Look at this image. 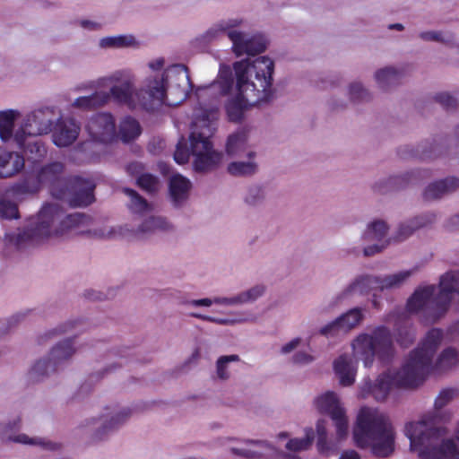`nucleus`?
<instances>
[{
  "label": "nucleus",
  "instance_id": "nucleus-32",
  "mask_svg": "<svg viewBox=\"0 0 459 459\" xmlns=\"http://www.w3.org/2000/svg\"><path fill=\"white\" fill-rule=\"evenodd\" d=\"M244 20L241 18H228L222 19L218 22L212 25L205 32L201 35V39L205 43H210L221 35L229 33L234 29V27H240L243 25Z\"/></svg>",
  "mask_w": 459,
  "mask_h": 459
},
{
  "label": "nucleus",
  "instance_id": "nucleus-15",
  "mask_svg": "<svg viewBox=\"0 0 459 459\" xmlns=\"http://www.w3.org/2000/svg\"><path fill=\"white\" fill-rule=\"evenodd\" d=\"M22 419L19 416L0 422V439L4 443H16L22 445L38 446L44 450L57 451L61 444L46 437H30L20 433Z\"/></svg>",
  "mask_w": 459,
  "mask_h": 459
},
{
  "label": "nucleus",
  "instance_id": "nucleus-63",
  "mask_svg": "<svg viewBox=\"0 0 459 459\" xmlns=\"http://www.w3.org/2000/svg\"><path fill=\"white\" fill-rule=\"evenodd\" d=\"M398 334H399V342L403 346H407V345L411 344V342H413V341L415 339V332L412 329H410L405 332V338H403L402 330L399 331Z\"/></svg>",
  "mask_w": 459,
  "mask_h": 459
},
{
  "label": "nucleus",
  "instance_id": "nucleus-16",
  "mask_svg": "<svg viewBox=\"0 0 459 459\" xmlns=\"http://www.w3.org/2000/svg\"><path fill=\"white\" fill-rule=\"evenodd\" d=\"M94 183L81 177H73L65 181L62 190H54V196L65 200L71 206H87L94 201Z\"/></svg>",
  "mask_w": 459,
  "mask_h": 459
},
{
  "label": "nucleus",
  "instance_id": "nucleus-59",
  "mask_svg": "<svg viewBox=\"0 0 459 459\" xmlns=\"http://www.w3.org/2000/svg\"><path fill=\"white\" fill-rule=\"evenodd\" d=\"M435 99L446 108H455L457 106L456 99L447 92L438 93Z\"/></svg>",
  "mask_w": 459,
  "mask_h": 459
},
{
  "label": "nucleus",
  "instance_id": "nucleus-30",
  "mask_svg": "<svg viewBox=\"0 0 459 459\" xmlns=\"http://www.w3.org/2000/svg\"><path fill=\"white\" fill-rule=\"evenodd\" d=\"M194 318L214 323L221 325H234L237 324L255 323L256 316L249 312H230L228 317H215L200 313H191Z\"/></svg>",
  "mask_w": 459,
  "mask_h": 459
},
{
  "label": "nucleus",
  "instance_id": "nucleus-25",
  "mask_svg": "<svg viewBox=\"0 0 459 459\" xmlns=\"http://www.w3.org/2000/svg\"><path fill=\"white\" fill-rule=\"evenodd\" d=\"M63 171V163L56 161L43 167L38 174L39 182L49 185L53 196L55 188L56 191L62 190L67 180L62 177Z\"/></svg>",
  "mask_w": 459,
  "mask_h": 459
},
{
  "label": "nucleus",
  "instance_id": "nucleus-54",
  "mask_svg": "<svg viewBox=\"0 0 459 459\" xmlns=\"http://www.w3.org/2000/svg\"><path fill=\"white\" fill-rule=\"evenodd\" d=\"M264 189L259 186H250L244 197V202L248 206H257L264 200Z\"/></svg>",
  "mask_w": 459,
  "mask_h": 459
},
{
  "label": "nucleus",
  "instance_id": "nucleus-18",
  "mask_svg": "<svg viewBox=\"0 0 459 459\" xmlns=\"http://www.w3.org/2000/svg\"><path fill=\"white\" fill-rule=\"evenodd\" d=\"M247 447H232V454L245 459H297V456L277 449L266 440L247 439L244 440Z\"/></svg>",
  "mask_w": 459,
  "mask_h": 459
},
{
  "label": "nucleus",
  "instance_id": "nucleus-12",
  "mask_svg": "<svg viewBox=\"0 0 459 459\" xmlns=\"http://www.w3.org/2000/svg\"><path fill=\"white\" fill-rule=\"evenodd\" d=\"M60 118V110L54 106H43L27 113L15 131L14 142L22 143L25 136H40L53 131Z\"/></svg>",
  "mask_w": 459,
  "mask_h": 459
},
{
  "label": "nucleus",
  "instance_id": "nucleus-24",
  "mask_svg": "<svg viewBox=\"0 0 459 459\" xmlns=\"http://www.w3.org/2000/svg\"><path fill=\"white\" fill-rule=\"evenodd\" d=\"M405 75L403 65H386L378 68L373 74L377 87L383 91H390L396 88Z\"/></svg>",
  "mask_w": 459,
  "mask_h": 459
},
{
  "label": "nucleus",
  "instance_id": "nucleus-6",
  "mask_svg": "<svg viewBox=\"0 0 459 459\" xmlns=\"http://www.w3.org/2000/svg\"><path fill=\"white\" fill-rule=\"evenodd\" d=\"M192 88L187 67L181 64L167 67L160 74L147 77L142 87L136 86L134 74L132 97L134 108L140 107L153 111L163 104L176 106L186 99Z\"/></svg>",
  "mask_w": 459,
  "mask_h": 459
},
{
  "label": "nucleus",
  "instance_id": "nucleus-50",
  "mask_svg": "<svg viewBox=\"0 0 459 459\" xmlns=\"http://www.w3.org/2000/svg\"><path fill=\"white\" fill-rule=\"evenodd\" d=\"M239 360V356L237 354L221 356L216 362L217 377L221 380L228 379L230 377L229 364Z\"/></svg>",
  "mask_w": 459,
  "mask_h": 459
},
{
  "label": "nucleus",
  "instance_id": "nucleus-48",
  "mask_svg": "<svg viewBox=\"0 0 459 459\" xmlns=\"http://www.w3.org/2000/svg\"><path fill=\"white\" fill-rule=\"evenodd\" d=\"M92 237L102 239H117L125 235V228L121 226H103L98 229L90 230Z\"/></svg>",
  "mask_w": 459,
  "mask_h": 459
},
{
  "label": "nucleus",
  "instance_id": "nucleus-45",
  "mask_svg": "<svg viewBox=\"0 0 459 459\" xmlns=\"http://www.w3.org/2000/svg\"><path fill=\"white\" fill-rule=\"evenodd\" d=\"M84 325L80 318L70 319L47 331L40 338L51 339L71 332H82L85 329Z\"/></svg>",
  "mask_w": 459,
  "mask_h": 459
},
{
  "label": "nucleus",
  "instance_id": "nucleus-29",
  "mask_svg": "<svg viewBox=\"0 0 459 459\" xmlns=\"http://www.w3.org/2000/svg\"><path fill=\"white\" fill-rule=\"evenodd\" d=\"M333 370L342 386H350L355 382L357 368L350 355H340L333 361Z\"/></svg>",
  "mask_w": 459,
  "mask_h": 459
},
{
  "label": "nucleus",
  "instance_id": "nucleus-46",
  "mask_svg": "<svg viewBox=\"0 0 459 459\" xmlns=\"http://www.w3.org/2000/svg\"><path fill=\"white\" fill-rule=\"evenodd\" d=\"M347 95L349 100L356 104L369 102L373 99V93L359 81L349 83Z\"/></svg>",
  "mask_w": 459,
  "mask_h": 459
},
{
  "label": "nucleus",
  "instance_id": "nucleus-37",
  "mask_svg": "<svg viewBox=\"0 0 459 459\" xmlns=\"http://www.w3.org/2000/svg\"><path fill=\"white\" fill-rule=\"evenodd\" d=\"M141 134L140 123L135 118L126 116L119 122L117 139L119 138L123 143H128L134 141Z\"/></svg>",
  "mask_w": 459,
  "mask_h": 459
},
{
  "label": "nucleus",
  "instance_id": "nucleus-38",
  "mask_svg": "<svg viewBox=\"0 0 459 459\" xmlns=\"http://www.w3.org/2000/svg\"><path fill=\"white\" fill-rule=\"evenodd\" d=\"M21 114L17 109L0 111V139L4 143L14 140V125Z\"/></svg>",
  "mask_w": 459,
  "mask_h": 459
},
{
  "label": "nucleus",
  "instance_id": "nucleus-27",
  "mask_svg": "<svg viewBox=\"0 0 459 459\" xmlns=\"http://www.w3.org/2000/svg\"><path fill=\"white\" fill-rule=\"evenodd\" d=\"M25 165L24 157L16 152L0 149V178H8L20 173Z\"/></svg>",
  "mask_w": 459,
  "mask_h": 459
},
{
  "label": "nucleus",
  "instance_id": "nucleus-22",
  "mask_svg": "<svg viewBox=\"0 0 459 459\" xmlns=\"http://www.w3.org/2000/svg\"><path fill=\"white\" fill-rule=\"evenodd\" d=\"M427 177V172L420 169L403 172L377 181L373 188L379 193H385L390 189L402 188L410 183H415Z\"/></svg>",
  "mask_w": 459,
  "mask_h": 459
},
{
  "label": "nucleus",
  "instance_id": "nucleus-60",
  "mask_svg": "<svg viewBox=\"0 0 459 459\" xmlns=\"http://www.w3.org/2000/svg\"><path fill=\"white\" fill-rule=\"evenodd\" d=\"M314 361V357L305 351L296 352L292 357V362L298 365H307Z\"/></svg>",
  "mask_w": 459,
  "mask_h": 459
},
{
  "label": "nucleus",
  "instance_id": "nucleus-57",
  "mask_svg": "<svg viewBox=\"0 0 459 459\" xmlns=\"http://www.w3.org/2000/svg\"><path fill=\"white\" fill-rule=\"evenodd\" d=\"M444 154L443 145L434 143L429 145L421 146L420 157L422 160L437 159Z\"/></svg>",
  "mask_w": 459,
  "mask_h": 459
},
{
  "label": "nucleus",
  "instance_id": "nucleus-20",
  "mask_svg": "<svg viewBox=\"0 0 459 459\" xmlns=\"http://www.w3.org/2000/svg\"><path fill=\"white\" fill-rule=\"evenodd\" d=\"M81 131L79 123L71 117L60 118L55 123L52 134V141L57 147H67L74 143Z\"/></svg>",
  "mask_w": 459,
  "mask_h": 459
},
{
  "label": "nucleus",
  "instance_id": "nucleus-36",
  "mask_svg": "<svg viewBox=\"0 0 459 459\" xmlns=\"http://www.w3.org/2000/svg\"><path fill=\"white\" fill-rule=\"evenodd\" d=\"M57 370L48 355L37 359L28 372V379L30 383H40Z\"/></svg>",
  "mask_w": 459,
  "mask_h": 459
},
{
  "label": "nucleus",
  "instance_id": "nucleus-10",
  "mask_svg": "<svg viewBox=\"0 0 459 459\" xmlns=\"http://www.w3.org/2000/svg\"><path fill=\"white\" fill-rule=\"evenodd\" d=\"M353 357L363 361L364 366L371 367L375 358L389 360L394 354L393 336L390 330L379 325L371 333H360L351 342Z\"/></svg>",
  "mask_w": 459,
  "mask_h": 459
},
{
  "label": "nucleus",
  "instance_id": "nucleus-19",
  "mask_svg": "<svg viewBox=\"0 0 459 459\" xmlns=\"http://www.w3.org/2000/svg\"><path fill=\"white\" fill-rule=\"evenodd\" d=\"M86 131L93 142L111 143L117 139L115 117L108 112L97 113L89 119Z\"/></svg>",
  "mask_w": 459,
  "mask_h": 459
},
{
  "label": "nucleus",
  "instance_id": "nucleus-56",
  "mask_svg": "<svg viewBox=\"0 0 459 459\" xmlns=\"http://www.w3.org/2000/svg\"><path fill=\"white\" fill-rule=\"evenodd\" d=\"M417 230L431 227L437 221V214L434 212H428L411 218Z\"/></svg>",
  "mask_w": 459,
  "mask_h": 459
},
{
  "label": "nucleus",
  "instance_id": "nucleus-64",
  "mask_svg": "<svg viewBox=\"0 0 459 459\" xmlns=\"http://www.w3.org/2000/svg\"><path fill=\"white\" fill-rule=\"evenodd\" d=\"M446 228L449 230H459V212L452 215L446 222Z\"/></svg>",
  "mask_w": 459,
  "mask_h": 459
},
{
  "label": "nucleus",
  "instance_id": "nucleus-14",
  "mask_svg": "<svg viewBox=\"0 0 459 459\" xmlns=\"http://www.w3.org/2000/svg\"><path fill=\"white\" fill-rule=\"evenodd\" d=\"M314 404L318 411L331 418L337 439L346 438L349 434V419L339 394L333 391H326L315 398Z\"/></svg>",
  "mask_w": 459,
  "mask_h": 459
},
{
  "label": "nucleus",
  "instance_id": "nucleus-41",
  "mask_svg": "<svg viewBox=\"0 0 459 459\" xmlns=\"http://www.w3.org/2000/svg\"><path fill=\"white\" fill-rule=\"evenodd\" d=\"M265 291L266 286L264 284H255L246 290L240 291L238 294L230 297L231 307L253 303L263 297Z\"/></svg>",
  "mask_w": 459,
  "mask_h": 459
},
{
  "label": "nucleus",
  "instance_id": "nucleus-53",
  "mask_svg": "<svg viewBox=\"0 0 459 459\" xmlns=\"http://www.w3.org/2000/svg\"><path fill=\"white\" fill-rule=\"evenodd\" d=\"M0 218L7 220L19 218L17 204L6 197H2L0 199Z\"/></svg>",
  "mask_w": 459,
  "mask_h": 459
},
{
  "label": "nucleus",
  "instance_id": "nucleus-62",
  "mask_svg": "<svg viewBox=\"0 0 459 459\" xmlns=\"http://www.w3.org/2000/svg\"><path fill=\"white\" fill-rule=\"evenodd\" d=\"M316 431L318 434V446L320 450H323V445L326 438V429L323 420H318L316 424Z\"/></svg>",
  "mask_w": 459,
  "mask_h": 459
},
{
  "label": "nucleus",
  "instance_id": "nucleus-40",
  "mask_svg": "<svg viewBox=\"0 0 459 459\" xmlns=\"http://www.w3.org/2000/svg\"><path fill=\"white\" fill-rule=\"evenodd\" d=\"M256 153L253 151H249L247 153L248 158L247 161H233L230 162L228 167V172L234 177H248L256 173L257 164L254 160Z\"/></svg>",
  "mask_w": 459,
  "mask_h": 459
},
{
  "label": "nucleus",
  "instance_id": "nucleus-8",
  "mask_svg": "<svg viewBox=\"0 0 459 459\" xmlns=\"http://www.w3.org/2000/svg\"><path fill=\"white\" fill-rule=\"evenodd\" d=\"M353 437L359 447H371L378 457L388 456L394 449V431L388 418L375 408L362 407L357 416Z\"/></svg>",
  "mask_w": 459,
  "mask_h": 459
},
{
  "label": "nucleus",
  "instance_id": "nucleus-13",
  "mask_svg": "<svg viewBox=\"0 0 459 459\" xmlns=\"http://www.w3.org/2000/svg\"><path fill=\"white\" fill-rule=\"evenodd\" d=\"M390 227L387 222L381 219H376L367 223L361 233L360 240L363 247L359 246L348 247L343 249L347 255L359 256L362 253L365 257L374 256L383 252L390 244L385 239Z\"/></svg>",
  "mask_w": 459,
  "mask_h": 459
},
{
  "label": "nucleus",
  "instance_id": "nucleus-47",
  "mask_svg": "<svg viewBox=\"0 0 459 459\" xmlns=\"http://www.w3.org/2000/svg\"><path fill=\"white\" fill-rule=\"evenodd\" d=\"M124 193L129 197L127 206L133 213L143 215L152 211V205L136 191L125 188Z\"/></svg>",
  "mask_w": 459,
  "mask_h": 459
},
{
  "label": "nucleus",
  "instance_id": "nucleus-51",
  "mask_svg": "<svg viewBox=\"0 0 459 459\" xmlns=\"http://www.w3.org/2000/svg\"><path fill=\"white\" fill-rule=\"evenodd\" d=\"M314 436L313 431L310 429L307 432L306 437L301 438H292L288 441L285 447L291 452H300L309 448L312 445Z\"/></svg>",
  "mask_w": 459,
  "mask_h": 459
},
{
  "label": "nucleus",
  "instance_id": "nucleus-21",
  "mask_svg": "<svg viewBox=\"0 0 459 459\" xmlns=\"http://www.w3.org/2000/svg\"><path fill=\"white\" fill-rule=\"evenodd\" d=\"M373 290H379L377 274L363 273L357 275L340 293L345 299L355 295L365 296Z\"/></svg>",
  "mask_w": 459,
  "mask_h": 459
},
{
  "label": "nucleus",
  "instance_id": "nucleus-43",
  "mask_svg": "<svg viewBox=\"0 0 459 459\" xmlns=\"http://www.w3.org/2000/svg\"><path fill=\"white\" fill-rule=\"evenodd\" d=\"M418 38L423 42H437L446 47H453L455 45V33L443 30H421L418 34Z\"/></svg>",
  "mask_w": 459,
  "mask_h": 459
},
{
  "label": "nucleus",
  "instance_id": "nucleus-44",
  "mask_svg": "<svg viewBox=\"0 0 459 459\" xmlns=\"http://www.w3.org/2000/svg\"><path fill=\"white\" fill-rule=\"evenodd\" d=\"M247 148V134L244 130L237 131L229 135L226 152L230 156H240Z\"/></svg>",
  "mask_w": 459,
  "mask_h": 459
},
{
  "label": "nucleus",
  "instance_id": "nucleus-3",
  "mask_svg": "<svg viewBox=\"0 0 459 459\" xmlns=\"http://www.w3.org/2000/svg\"><path fill=\"white\" fill-rule=\"evenodd\" d=\"M233 68L236 94L228 100L226 111L231 122H239L250 106L268 101L273 97L274 63L267 56H260L252 61L235 62Z\"/></svg>",
  "mask_w": 459,
  "mask_h": 459
},
{
  "label": "nucleus",
  "instance_id": "nucleus-5",
  "mask_svg": "<svg viewBox=\"0 0 459 459\" xmlns=\"http://www.w3.org/2000/svg\"><path fill=\"white\" fill-rule=\"evenodd\" d=\"M91 223L92 219L87 214L75 212L66 215L59 204H48L27 228L7 237L11 244L22 249L67 233L85 234L90 232Z\"/></svg>",
  "mask_w": 459,
  "mask_h": 459
},
{
  "label": "nucleus",
  "instance_id": "nucleus-55",
  "mask_svg": "<svg viewBox=\"0 0 459 459\" xmlns=\"http://www.w3.org/2000/svg\"><path fill=\"white\" fill-rule=\"evenodd\" d=\"M137 184L142 189L149 193H154L160 187L159 178L148 173L140 175L137 178Z\"/></svg>",
  "mask_w": 459,
  "mask_h": 459
},
{
  "label": "nucleus",
  "instance_id": "nucleus-58",
  "mask_svg": "<svg viewBox=\"0 0 459 459\" xmlns=\"http://www.w3.org/2000/svg\"><path fill=\"white\" fill-rule=\"evenodd\" d=\"M342 333V329L337 317L318 329V334L325 338H334Z\"/></svg>",
  "mask_w": 459,
  "mask_h": 459
},
{
  "label": "nucleus",
  "instance_id": "nucleus-49",
  "mask_svg": "<svg viewBox=\"0 0 459 459\" xmlns=\"http://www.w3.org/2000/svg\"><path fill=\"white\" fill-rule=\"evenodd\" d=\"M183 304L188 307H209L213 304L231 307L230 297H215L214 299L204 298L200 299H190L184 301Z\"/></svg>",
  "mask_w": 459,
  "mask_h": 459
},
{
  "label": "nucleus",
  "instance_id": "nucleus-52",
  "mask_svg": "<svg viewBox=\"0 0 459 459\" xmlns=\"http://www.w3.org/2000/svg\"><path fill=\"white\" fill-rule=\"evenodd\" d=\"M417 229L411 218L401 222L394 235V239L397 242H402L409 238Z\"/></svg>",
  "mask_w": 459,
  "mask_h": 459
},
{
  "label": "nucleus",
  "instance_id": "nucleus-26",
  "mask_svg": "<svg viewBox=\"0 0 459 459\" xmlns=\"http://www.w3.org/2000/svg\"><path fill=\"white\" fill-rule=\"evenodd\" d=\"M175 230L174 225L165 217L149 216L138 225L135 234L138 237H148L157 233H169Z\"/></svg>",
  "mask_w": 459,
  "mask_h": 459
},
{
  "label": "nucleus",
  "instance_id": "nucleus-34",
  "mask_svg": "<svg viewBox=\"0 0 459 459\" xmlns=\"http://www.w3.org/2000/svg\"><path fill=\"white\" fill-rule=\"evenodd\" d=\"M99 47L102 49H138L141 48V42L133 34H120L101 38Z\"/></svg>",
  "mask_w": 459,
  "mask_h": 459
},
{
  "label": "nucleus",
  "instance_id": "nucleus-11",
  "mask_svg": "<svg viewBox=\"0 0 459 459\" xmlns=\"http://www.w3.org/2000/svg\"><path fill=\"white\" fill-rule=\"evenodd\" d=\"M132 414L133 411L127 406L108 405L103 409L100 415L83 420L81 428L91 434L92 441H102L120 429L131 418Z\"/></svg>",
  "mask_w": 459,
  "mask_h": 459
},
{
  "label": "nucleus",
  "instance_id": "nucleus-33",
  "mask_svg": "<svg viewBox=\"0 0 459 459\" xmlns=\"http://www.w3.org/2000/svg\"><path fill=\"white\" fill-rule=\"evenodd\" d=\"M435 329H432V330L429 331L427 335L430 332H432ZM436 330L440 333L441 336H440V340L438 341V342L437 344V347L435 348V351L431 355V368H430L429 371L427 373V375L432 369H434V368H437V369H439V370H446V369H449V368H452L455 367L459 363V353L454 348H446V349H445L441 352V354L438 356V358L437 359L436 362L433 363V357H434V355H435L438 346L440 345L442 338H443L442 332L439 329H436Z\"/></svg>",
  "mask_w": 459,
  "mask_h": 459
},
{
  "label": "nucleus",
  "instance_id": "nucleus-23",
  "mask_svg": "<svg viewBox=\"0 0 459 459\" xmlns=\"http://www.w3.org/2000/svg\"><path fill=\"white\" fill-rule=\"evenodd\" d=\"M459 190V177L447 176L429 183L423 191L427 201L440 200Z\"/></svg>",
  "mask_w": 459,
  "mask_h": 459
},
{
  "label": "nucleus",
  "instance_id": "nucleus-28",
  "mask_svg": "<svg viewBox=\"0 0 459 459\" xmlns=\"http://www.w3.org/2000/svg\"><path fill=\"white\" fill-rule=\"evenodd\" d=\"M76 351L74 339L65 338L53 345L47 355L58 369L60 366L69 362Z\"/></svg>",
  "mask_w": 459,
  "mask_h": 459
},
{
  "label": "nucleus",
  "instance_id": "nucleus-9",
  "mask_svg": "<svg viewBox=\"0 0 459 459\" xmlns=\"http://www.w3.org/2000/svg\"><path fill=\"white\" fill-rule=\"evenodd\" d=\"M456 295H459V272L450 271L440 277L438 291L434 285L416 290L408 299L407 309L411 313L424 311L435 321L447 310Z\"/></svg>",
  "mask_w": 459,
  "mask_h": 459
},
{
  "label": "nucleus",
  "instance_id": "nucleus-2",
  "mask_svg": "<svg viewBox=\"0 0 459 459\" xmlns=\"http://www.w3.org/2000/svg\"><path fill=\"white\" fill-rule=\"evenodd\" d=\"M458 397L459 388H443L435 398L432 411L425 413L420 420L405 425L411 449L418 454L420 459H459L455 440L446 437L448 429L444 426L453 417V412L444 408Z\"/></svg>",
  "mask_w": 459,
  "mask_h": 459
},
{
  "label": "nucleus",
  "instance_id": "nucleus-31",
  "mask_svg": "<svg viewBox=\"0 0 459 459\" xmlns=\"http://www.w3.org/2000/svg\"><path fill=\"white\" fill-rule=\"evenodd\" d=\"M414 273L415 269H410L394 273L377 274L379 291H391L401 289Z\"/></svg>",
  "mask_w": 459,
  "mask_h": 459
},
{
  "label": "nucleus",
  "instance_id": "nucleus-61",
  "mask_svg": "<svg viewBox=\"0 0 459 459\" xmlns=\"http://www.w3.org/2000/svg\"><path fill=\"white\" fill-rule=\"evenodd\" d=\"M301 338L296 337L292 340H290L289 342L285 343L281 348V354H289L291 351H293L295 349H297L300 343H301Z\"/></svg>",
  "mask_w": 459,
  "mask_h": 459
},
{
  "label": "nucleus",
  "instance_id": "nucleus-35",
  "mask_svg": "<svg viewBox=\"0 0 459 459\" xmlns=\"http://www.w3.org/2000/svg\"><path fill=\"white\" fill-rule=\"evenodd\" d=\"M191 182L182 175H174L169 179V195L176 206L181 205L189 195Z\"/></svg>",
  "mask_w": 459,
  "mask_h": 459
},
{
  "label": "nucleus",
  "instance_id": "nucleus-4",
  "mask_svg": "<svg viewBox=\"0 0 459 459\" xmlns=\"http://www.w3.org/2000/svg\"><path fill=\"white\" fill-rule=\"evenodd\" d=\"M440 336L437 330L430 332L420 345L410 353L399 369H388L375 383L369 379L365 380L359 386L358 396L363 399L373 396L376 401L382 402L394 387H413L420 385L431 368V355Z\"/></svg>",
  "mask_w": 459,
  "mask_h": 459
},
{
  "label": "nucleus",
  "instance_id": "nucleus-42",
  "mask_svg": "<svg viewBox=\"0 0 459 459\" xmlns=\"http://www.w3.org/2000/svg\"><path fill=\"white\" fill-rule=\"evenodd\" d=\"M343 333L357 328L365 318L364 309L356 307L337 316Z\"/></svg>",
  "mask_w": 459,
  "mask_h": 459
},
{
  "label": "nucleus",
  "instance_id": "nucleus-7",
  "mask_svg": "<svg viewBox=\"0 0 459 459\" xmlns=\"http://www.w3.org/2000/svg\"><path fill=\"white\" fill-rule=\"evenodd\" d=\"M91 89L107 88L108 91H95L88 96L78 97L72 106L82 110H93L108 104L110 100L126 106L129 109L134 108V73L130 69L117 70L108 75L101 76L89 83Z\"/></svg>",
  "mask_w": 459,
  "mask_h": 459
},
{
  "label": "nucleus",
  "instance_id": "nucleus-1",
  "mask_svg": "<svg viewBox=\"0 0 459 459\" xmlns=\"http://www.w3.org/2000/svg\"><path fill=\"white\" fill-rule=\"evenodd\" d=\"M233 83L232 72L225 67L220 70L218 79L213 83L196 89L195 95L203 113H195V120L193 122L192 132L188 137L189 145L184 138L178 143L174 152V160L177 163L186 164L192 156L193 169L200 173L211 172L221 165L223 155L214 149L210 140L213 134L211 119L214 117L216 107H206L202 99L205 95L217 91L221 95H225L233 88Z\"/></svg>",
  "mask_w": 459,
  "mask_h": 459
},
{
  "label": "nucleus",
  "instance_id": "nucleus-17",
  "mask_svg": "<svg viewBox=\"0 0 459 459\" xmlns=\"http://www.w3.org/2000/svg\"><path fill=\"white\" fill-rule=\"evenodd\" d=\"M234 27L229 33L232 52L237 56H255L264 52L267 48V39L261 33H250Z\"/></svg>",
  "mask_w": 459,
  "mask_h": 459
},
{
  "label": "nucleus",
  "instance_id": "nucleus-39",
  "mask_svg": "<svg viewBox=\"0 0 459 459\" xmlns=\"http://www.w3.org/2000/svg\"><path fill=\"white\" fill-rule=\"evenodd\" d=\"M25 136L22 143H17L19 148L22 149L29 160L32 162L40 161L47 154V149L43 142L39 139Z\"/></svg>",
  "mask_w": 459,
  "mask_h": 459
}]
</instances>
